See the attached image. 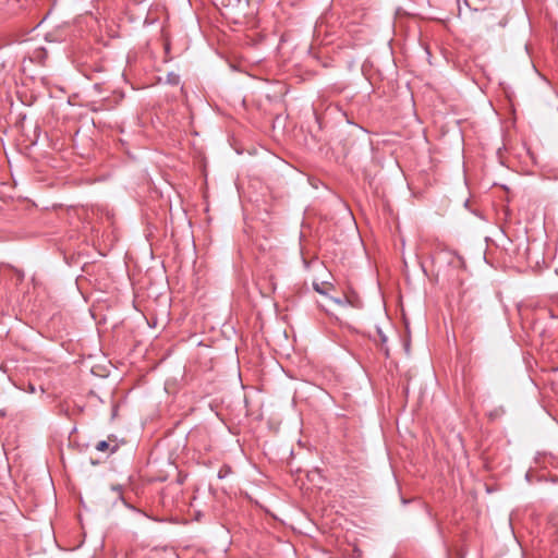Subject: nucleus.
<instances>
[{
	"mask_svg": "<svg viewBox=\"0 0 558 558\" xmlns=\"http://www.w3.org/2000/svg\"><path fill=\"white\" fill-rule=\"evenodd\" d=\"M109 448V444L106 440H101L96 445L98 451H106Z\"/></svg>",
	"mask_w": 558,
	"mask_h": 558,
	"instance_id": "f03ea898",
	"label": "nucleus"
},
{
	"mask_svg": "<svg viewBox=\"0 0 558 558\" xmlns=\"http://www.w3.org/2000/svg\"><path fill=\"white\" fill-rule=\"evenodd\" d=\"M167 83L171 85H178L180 83V76L175 73H169L167 75Z\"/></svg>",
	"mask_w": 558,
	"mask_h": 558,
	"instance_id": "f257e3e1",
	"label": "nucleus"
}]
</instances>
